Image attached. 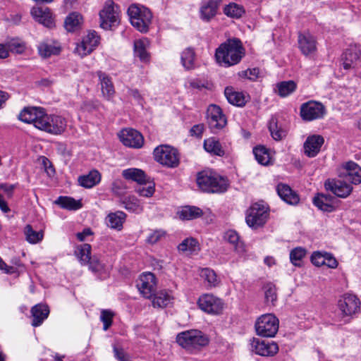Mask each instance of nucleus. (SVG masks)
<instances>
[{
	"instance_id": "58",
	"label": "nucleus",
	"mask_w": 361,
	"mask_h": 361,
	"mask_svg": "<svg viewBox=\"0 0 361 361\" xmlns=\"http://www.w3.org/2000/svg\"><path fill=\"white\" fill-rule=\"evenodd\" d=\"M276 288L273 285H269L265 290V298L267 302H271L274 304V302L276 300Z\"/></svg>"
},
{
	"instance_id": "59",
	"label": "nucleus",
	"mask_w": 361,
	"mask_h": 361,
	"mask_svg": "<svg viewBox=\"0 0 361 361\" xmlns=\"http://www.w3.org/2000/svg\"><path fill=\"white\" fill-rule=\"evenodd\" d=\"M259 73V71L258 68H252L240 72L239 75L250 80H255L258 78Z\"/></svg>"
},
{
	"instance_id": "29",
	"label": "nucleus",
	"mask_w": 361,
	"mask_h": 361,
	"mask_svg": "<svg viewBox=\"0 0 361 361\" xmlns=\"http://www.w3.org/2000/svg\"><path fill=\"white\" fill-rule=\"evenodd\" d=\"M360 51L355 47L345 50L342 55L343 64L345 69H349L360 59Z\"/></svg>"
},
{
	"instance_id": "60",
	"label": "nucleus",
	"mask_w": 361,
	"mask_h": 361,
	"mask_svg": "<svg viewBox=\"0 0 361 361\" xmlns=\"http://www.w3.org/2000/svg\"><path fill=\"white\" fill-rule=\"evenodd\" d=\"M338 261L333 256L332 254L326 252L324 263L323 265H325L331 269H335L338 267Z\"/></svg>"
},
{
	"instance_id": "43",
	"label": "nucleus",
	"mask_w": 361,
	"mask_h": 361,
	"mask_svg": "<svg viewBox=\"0 0 361 361\" xmlns=\"http://www.w3.org/2000/svg\"><path fill=\"white\" fill-rule=\"evenodd\" d=\"M224 13L232 18H240L245 13L243 6L236 3H230L224 8Z\"/></svg>"
},
{
	"instance_id": "13",
	"label": "nucleus",
	"mask_w": 361,
	"mask_h": 361,
	"mask_svg": "<svg viewBox=\"0 0 361 361\" xmlns=\"http://www.w3.org/2000/svg\"><path fill=\"white\" fill-rule=\"evenodd\" d=\"M100 37L94 30L90 31L80 43H78L75 52L81 57L90 54L99 44Z\"/></svg>"
},
{
	"instance_id": "35",
	"label": "nucleus",
	"mask_w": 361,
	"mask_h": 361,
	"mask_svg": "<svg viewBox=\"0 0 361 361\" xmlns=\"http://www.w3.org/2000/svg\"><path fill=\"white\" fill-rule=\"evenodd\" d=\"M269 130L275 140H281L287 134L286 129L279 124L277 119L274 117H272L269 121Z\"/></svg>"
},
{
	"instance_id": "30",
	"label": "nucleus",
	"mask_w": 361,
	"mask_h": 361,
	"mask_svg": "<svg viewBox=\"0 0 361 361\" xmlns=\"http://www.w3.org/2000/svg\"><path fill=\"white\" fill-rule=\"evenodd\" d=\"M101 180V175L97 170H92L87 175L78 178L80 185L86 188H91L98 184Z\"/></svg>"
},
{
	"instance_id": "34",
	"label": "nucleus",
	"mask_w": 361,
	"mask_h": 361,
	"mask_svg": "<svg viewBox=\"0 0 361 361\" xmlns=\"http://www.w3.org/2000/svg\"><path fill=\"white\" fill-rule=\"evenodd\" d=\"M60 51L61 48L59 44H54L49 41H44L38 45V51L44 58L49 57L51 55H57Z\"/></svg>"
},
{
	"instance_id": "56",
	"label": "nucleus",
	"mask_w": 361,
	"mask_h": 361,
	"mask_svg": "<svg viewBox=\"0 0 361 361\" xmlns=\"http://www.w3.org/2000/svg\"><path fill=\"white\" fill-rule=\"evenodd\" d=\"M326 254V252H314L311 256L312 263L317 267L322 266L324 263Z\"/></svg>"
},
{
	"instance_id": "18",
	"label": "nucleus",
	"mask_w": 361,
	"mask_h": 361,
	"mask_svg": "<svg viewBox=\"0 0 361 361\" xmlns=\"http://www.w3.org/2000/svg\"><path fill=\"white\" fill-rule=\"evenodd\" d=\"M251 350L261 356H273L279 351V347L274 342L254 338L251 341Z\"/></svg>"
},
{
	"instance_id": "1",
	"label": "nucleus",
	"mask_w": 361,
	"mask_h": 361,
	"mask_svg": "<svg viewBox=\"0 0 361 361\" xmlns=\"http://www.w3.org/2000/svg\"><path fill=\"white\" fill-rule=\"evenodd\" d=\"M18 118L24 123H32L37 129L52 135L61 134L66 127L64 118L47 114L42 107H25L19 114Z\"/></svg>"
},
{
	"instance_id": "47",
	"label": "nucleus",
	"mask_w": 361,
	"mask_h": 361,
	"mask_svg": "<svg viewBox=\"0 0 361 361\" xmlns=\"http://www.w3.org/2000/svg\"><path fill=\"white\" fill-rule=\"evenodd\" d=\"M195 54L192 49L187 48L181 54V63L183 67L190 70L194 68Z\"/></svg>"
},
{
	"instance_id": "38",
	"label": "nucleus",
	"mask_w": 361,
	"mask_h": 361,
	"mask_svg": "<svg viewBox=\"0 0 361 361\" xmlns=\"http://www.w3.org/2000/svg\"><path fill=\"white\" fill-rule=\"evenodd\" d=\"M152 298L154 307L162 308L170 303L172 297L166 290H160L157 293L155 292Z\"/></svg>"
},
{
	"instance_id": "20",
	"label": "nucleus",
	"mask_w": 361,
	"mask_h": 361,
	"mask_svg": "<svg viewBox=\"0 0 361 361\" xmlns=\"http://www.w3.org/2000/svg\"><path fill=\"white\" fill-rule=\"evenodd\" d=\"M360 302L354 295H345L338 300V307L344 315L350 316L360 310Z\"/></svg>"
},
{
	"instance_id": "31",
	"label": "nucleus",
	"mask_w": 361,
	"mask_h": 361,
	"mask_svg": "<svg viewBox=\"0 0 361 361\" xmlns=\"http://www.w3.org/2000/svg\"><path fill=\"white\" fill-rule=\"evenodd\" d=\"M148 44L149 42L146 38L135 40L134 42L135 55L142 62H147L149 61L150 56L147 50Z\"/></svg>"
},
{
	"instance_id": "63",
	"label": "nucleus",
	"mask_w": 361,
	"mask_h": 361,
	"mask_svg": "<svg viewBox=\"0 0 361 361\" xmlns=\"http://www.w3.org/2000/svg\"><path fill=\"white\" fill-rule=\"evenodd\" d=\"M116 357L119 361H132L130 356L127 355L122 349L114 348Z\"/></svg>"
},
{
	"instance_id": "55",
	"label": "nucleus",
	"mask_w": 361,
	"mask_h": 361,
	"mask_svg": "<svg viewBox=\"0 0 361 361\" xmlns=\"http://www.w3.org/2000/svg\"><path fill=\"white\" fill-rule=\"evenodd\" d=\"M87 264L90 269L94 273H101L104 269V264L94 256L91 258Z\"/></svg>"
},
{
	"instance_id": "19",
	"label": "nucleus",
	"mask_w": 361,
	"mask_h": 361,
	"mask_svg": "<svg viewBox=\"0 0 361 361\" xmlns=\"http://www.w3.org/2000/svg\"><path fill=\"white\" fill-rule=\"evenodd\" d=\"M223 0H206L202 2L200 8V18L205 22H209L216 16Z\"/></svg>"
},
{
	"instance_id": "54",
	"label": "nucleus",
	"mask_w": 361,
	"mask_h": 361,
	"mask_svg": "<svg viewBox=\"0 0 361 361\" xmlns=\"http://www.w3.org/2000/svg\"><path fill=\"white\" fill-rule=\"evenodd\" d=\"M306 250L302 247H296L291 250L290 253V262L295 266L299 264V262L305 256Z\"/></svg>"
},
{
	"instance_id": "61",
	"label": "nucleus",
	"mask_w": 361,
	"mask_h": 361,
	"mask_svg": "<svg viewBox=\"0 0 361 361\" xmlns=\"http://www.w3.org/2000/svg\"><path fill=\"white\" fill-rule=\"evenodd\" d=\"M204 130V126L202 123L197 124L192 126L190 129V135L197 137H200L202 135Z\"/></svg>"
},
{
	"instance_id": "50",
	"label": "nucleus",
	"mask_w": 361,
	"mask_h": 361,
	"mask_svg": "<svg viewBox=\"0 0 361 361\" xmlns=\"http://www.w3.org/2000/svg\"><path fill=\"white\" fill-rule=\"evenodd\" d=\"M149 180L147 179L146 183H140L136 188L135 191L140 196L149 197L154 193V184Z\"/></svg>"
},
{
	"instance_id": "21",
	"label": "nucleus",
	"mask_w": 361,
	"mask_h": 361,
	"mask_svg": "<svg viewBox=\"0 0 361 361\" xmlns=\"http://www.w3.org/2000/svg\"><path fill=\"white\" fill-rule=\"evenodd\" d=\"M298 47L305 56H310L316 52V39L309 32L300 33L298 35Z\"/></svg>"
},
{
	"instance_id": "64",
	"label": "nucleus",
	"mask_w": 361,
	"mask_h": 361,
	"mask_svg": "<svg viewBox=\"0 0 361 361\" xmlns=\"http://www.w3.org/2000/svg\"><path fill=\"white\" fill-rule=\"evenodd\" d=\"M128 94L133 97L138 103H141L142 97L137 89H128Z\"/></svg>"
},
{
	"instance_id": "17",
	"label": "nucleus",
	"mask_w": 361,
	"mask_h": 361,
	"mask_svg": "<svg viewBox=\"0 0 361 361\" xmlns=\"http://www.w3.org/2000/svg\"><path fill=\"white\" fill-rule=\"evenodd\" d=\"M119 138L125 146L132 148H140L144 144L142 135L132 128L122 130L119 133Z\"/></svg>"
},
{
	"instance_id": "6",
	"label": "nucleus",
	"mask_w": 361,
	"mask_h": 361,
	"mask_svg": "<svg viewBox=\"0 0 361 361\" xmlns=\"http://www.w3.org/2000/svg\"><path fill=\"white\" fill-rule=\"evenodd\" d=\"M153 154L155 161L164 166L176 168L179 165V153L176 148L170 145H161L157 147Z\"/></svg>"
},
{
	"instance_id": "51",
	"label": "nucleus",
	"mask_w": 361,
	"mask_h": 361,
	"mask_svg": "<svg viewBox=\"0 0 361 361\" xmlns=\"http://www.w3.org/2000/svg\"><path fill=\"white\" fill-rule=\"evenodd\" d=\"M201 276L208 282L209 286H216L218 284V279L215 272L209 268L202 269Z\"/></svg>"
},
{
	"instance_id": "9",
	"label": "nucleus",
	"mask_w": 361,
	"mask_h": 361,
	"mask_svg": "<svg viewBox=\"0 0 361 361\" xmlns=\"http://www.w3.org/2000/svg\"><path fill=\"white\" fill-rule=\"evenodd\" d=\"M326 113L324 106L319 102L310 100L300 106V115L302 120L312 121L323 118Z\"/></svg>"
},
{
	"instance_id": "10",
	"label": "nucleus",
	"mask_w": 361,
	"mask_h": 361,
	"mask_svg": "<svg viewBox=\"0 0 361 361\" xmlns=\"http://www.w3.org/2000/svg\"><path fill=\"white\" fill-rule=\"evenodd\" d=\"M207 121L212 131L216 132L226 125V118L221 109L215 104L209 106L207 111Z\"/></svg>"
},
{
	"instance_id": "52",
	"label": "nucleus",
	"mask_w": 361,
	"mask_h": 361,
	"mask_svg": "<svg viewBox=\"0 0 361 361\" xmlns=\"http://www.w3.org/2000/svg\"><path fill=\"white\" fill-rule=\"evenodd\" d=\"M124 204L125 208L132 212L140 213L142 211V207L140 204L139 200L134 197H129Z\"/></svg>"
},
{
	"instance_id": "53",
	"label": "nucleus",
	"mask_w": 361,
	"mask_h": 361,
	"mask_svg": "<svg viewBox=\"0 0 361 361\" xmlns=\"http://www.w3.org/2000/svg\"><path fill=\"white\" fill-rule=\"evenodd\" d=\"M114 314L109 310H103L101 312L100 319L103 322V329L106 331L112 324Z\"/></svg>"
},
{
	"instance_id": "15",
	"label": "nucleus",
	"mask_w": 361,
	"mask_h": 361,
	"mask_svg": "<svg viewBox=\"0 0 361 361\" xmlns=\"http://www.w3.org/2000/svg\"><path fill=\"white\" fill-rule=\"evenodd\" d=\"M200 308L205 312L218 314L224 308L222 300L212 294H204L198 300Z\"/></svg>"
},
{
	"instance_id": "22",
	"label": "nucleus",
	"mask_w": 361,
	"mask_h": 361,
	"mask_svg": "<svg viewBox=\"0 0 361 361\" xmlns=\"http://www.w3.org/2000/svg\"><path fill=\"white\" fill-rule=\"evenodd\" d=\"M324 142V137L319 135H312L307 137L303 145L304 153L308 157H314L320 152Z\"/></svg>"
},
{
	"instance_id": "23",
	"label": "nucleus",
	"mask_w": 361,
	"mask_h": 361,
	"mask_svg": "<svg viewBox=\"0 0 361 361\" xmlns=\"http://www.w3.org/2000/svg\"><path fill=\"white\" fill-rule=\"evenodd\" d=\"M31 14L34 19L44 26L52 28L55 26L51 10L47 7H33Z\"/></svg>"
},
{
	"instance_id": "48",
	"label": "nucleus",
	"mask_w": 361,
	"mask_h": 361,
	"mask_svg": "<svg viewBox=\"0 0 361 361\" xmlns=\"http://www.w3.org/2000/svg\"><path fill=\"white\" fill-rule=\"evenodd\" d=\"M25 235L26 240L31 244L40 242L44 236L42 231H35L30 225H27L25 227Z\"/></svg>"
},
{
	"instance_id": "39",
	"label": "nucleus",
	"mask_w": 361,
	"mask_h": 361,
	"mask_svg": "<svg viewBox=\"0 0 361 361\" xmlns=\"http://www.w3.org/2000/svg\"><path fill=\"white\" fill-rule=\"evenodd\" d=\"M297 84L293 80L282 81L276 85V92L281 97H286L293 93Z\"/></svg>"
},
{
	"instance_id": "33",
	"label": "nucleus",
	"mask_w": 361,
	"mask_h": 361,
	"mask_svg": "<svg viewBox=\"0 0 361 361\" xmlns=\"http://www.w3.org/2000/svg\"><path fill=\"white\" fill-rule=\"evenodd\" d=\"M204 148L212 155L223 157L225 154V151L221 142L214 137L206 139L204 141Z\"/></svg>"
},
{
	"instance_id": "44",
	"label": "nucleus",
	"mask_w": 361,
	"mask_h": 361,
	"mask_svg": "<svg viewBox=\"0 0 361 361\" xmlns=\"http://www.w3.org/2000/svg\"><path fill=\"white\" fill-rule=\"evenodd\" d=\"M8 54L13 52L16 54H22L25 49V42L19 38H12L5 42Z\"/></svg>"
},
{
	"instance_id": "46",
	"label": "nucleus",
	"mask_w": 361,
	"mask_h": 361,
	"mask_svg": "<svg viewBox=\"0 0 361 361\" xmlns=\"http://www.w3.org/2000/svg\"><path fill=\"white\" fill-rule=\"evenodd\" d=\"M179 251L188 253H192L199 250V243L193 238H185L178 246Z\"/></svg>"
},
{
	"instance_id": "16",
	"label": "nucleus",
	"mask_w": 361,
	"mask_h": 361,
	"mask_svg": "<svg viewBox=\"0 0 361 361\" xmlns=\"http://www.w3.org/2000/svg\"><path fill=\"white\" fill-rule=\"evenodd\" d=\"M324 186L327 190L341 198L347 197L353 190L352 185L344 179H328L325 181Z\"/></svg>"
},
{
	"instance_id": "11",
	"label": "nucleus",
	"mask_w": 361,
	"mask_h": 361,
	"mask_svg": "<svg viewBox=\"0 0 361 361\" xmlns=\"http://www.w3.org/2000/svg\"><path fill=\"white\" fill-rule=\"evenodd\" d=\"M338 176L350 184H360L361 183V168L354 161H348L341 166Z\"/></svg>"
},
{
	"instance_id": "8",
	"label": "nucleus",
	"mask_w": 361,
	"mask_h": 361,
	"mask_svg": "<svg viewBox=\"0 0 361 361\" xmlns=\"http://www.w3.org/2000/svg\"><path fill=\"white\" fill-rule=\"evenodd\" d=\"M267 208L263 204L255 203L247 210L245 221L253 228L263 226L267 219Z\"/></svg>"
},
{
	"instance_id": "24",
	"label": "nucleus",
	"mask_w": 361,
	"mask_h": 361,
	"mask_svg": "<svg viewBox=\"0 0 361 361\" xmlns=\"http://www.w3.org/2000/svg\"><path fill=\"white\" fill-rule=\"evenodd\" d=\"M276 191L281 199L287 204L295 205L300 201L298 195L286 184H279L276 187Z\"/></svg>"
},
{
	"instance_id": "36",
	"label": "nucleus",
	"mask_w": 361,
	"mask_h": 361,
	"mask_svg": "<svg viewBox=\"0 0 361 361\" xmlns=\"http://www.w3.org/2000/svg\"><path fill=\"white\" fill-rule=\"evenodd\" d=\"M332 198L331 195H318L313 199V203L320 210L331 212L335 209L334 205L331 203Z\"/></svg>"
},
{
	"instance_id": "41",
	"label": "nucleus",
	"mask_w": 361,
	"mask_h": 361,
	"mask_svg": "<svg viewBox=\"0 0 361 361\" xmlns=\"http://www.w3.org/2000/svg\"><path fill=\"white\" fill-rule=\"evenodd\" d=\"M63 209L68 210H76L81 207V204L74 198L67 196H60L54 202Z\"/></svg>"
},
{
	"instance_id": "5",
	"label": "nucleus",
	"mask_w": 361,
	"mask_h": 361,
	"mask_svg": "<svg viewBox=\"0 0 361 361\" xmlns=\"http://www.w3.org/2000/svg\"><path fill=\"white\" fill-rule=\"evenodd\" d=\"M176 342L187 350L192 351L207 345L209 338L202 331L190 329L179 333L176 336Z\"/></svg>"
},
{
	"instance_id": "27",
	"label": "nucleus",
	"mask_w": 361,
	"mask_h": 361,
	"mask_svg": "<svg viewBox=\"0 0 361 361\" xmlns=\"http://www.w3.org/2000/svg\"><path fill=\"white\" fill-rule=\"evenodd\" d=\"M126 218V214L121 211L110 213L106 218V225L111 228L121 231Z\"/></svg>"
},
{
	"instance_id": "62",
	"label": "nucleus",
	"mask_w": 361,
	"mask_h": 361,
	"mask_svg": "<svg viewBox=\"0 0 361 361\" xmlns=\"http://www.w3.org/2000/svg\"><path fill=\"white\" fill-rule=\"evenodd\" d=\"M16 188L15 185L8 183H0V190H2L8 197H11Z\"/></svg>"
},
{
	"instance_id": "14",
	"label": "nucleus",
	"mask_w": 361,
	"mask_h": 361,
	"mask_svg": "<svg viewBox=\"0 0 361 361\" xmlns=\"http://www.w3.org/2000/svg\"><path fill=\"white\" fill-rule=\"evenodd\" d=\"M140 293L146 298H152L156 292L157 281L154 274L151 272L142 274L137 282Z\"/></svg>"
},
{
	"instance_id": "3",
	"label": "nucleus",
	"mask_w": 361,
	"mask_h": 361,
	"mask_svg": "<svg viewBox=\"0 0 361 361\" xmlns=\"http://www.w3.org/2000/svg\"><path fill=\"white\" fill-rule=\"evenodd\" d=\"M131 25L139 32L147 33L152 24V13L151 11L140 4H133L128 8Z\"/></svg>"
},
{
	"instance_id": "57",
	"label": "nucleus",
	"mask_w": 361,
	"mask_h": 361,
	"mask_svg": "<svg viewBox=\"0 0 361 361\" xmlns=\"http://www.w3.org/2000/svg\"><path fill=\"white\" fill-rule=\"evenodd\" d=\"M165 234L166 233L163 230H155L149 233L147 238V242L150 244H154L165 236Z\"/></svg>"
},
{
	"instance_id": "28",
	"label": "nucleus",
	"mask_w": 361,
	"mask_h": 361,
	"mask_svg": "<svg viewBox=\"0 0 361 361\" xmlns=\"http://www.w3.org/2000/svg\"><path fill=\"white\" fill-rule=\"evenodd\" d=\"M122 175L126 180H133L138 184L146 183L147 179H149L142 170L135 168L123 170Z\"/></svg>"
},
{
	"instance_id": "49",
	"label": "nucleus",
	"mask_w": 361,
	"mask_h": 361,
	"mask_svg": "<svg viewBox=\"0 0 361 361\" xmlns=\"http://www.w3.org/2000/svg\"><path fill=\"white\" fill-rule=\"evenodd\" d=\"M253 154L257 161L262 165H267L270 161L268 150L263 146H257L253 149Z\"/></svg>"
},
{
	"instance_id": "7",
	"label": "nucleus",
	"mask_w": 361,
	"mask_h": 361,
	"mask_svg": "<svg viewBox=\"0 0 361 361\" xmlns=\"http://www.w3.org/2000/svg\"><path fill=\"white\" fill-rule=\"evenodd\" d=\"M256 332L262 337H274L279 329V319L272 314L259 317L255 322Z\"/></svg>"
},
{
	"instance_id": "42",
	"label": "nucleus",
	"mask_w": 361,
	"mask_h": 361,
	"mask_svg": "<svg viewBox=\"0 0 361 361\" xmlns=\"http://www.w3.org/2000/svg\"><path fill=\"white\" fill-rule=\"evenodd\" d=\"M82 20V18L79 13L76 12L71 13L66 18L64 27L67 31L74 32L79 27Z\"/></svg>"
},
{
	"instance_id": "45",
	"label": "nucleus",
	"mask_w": 361,
	"mask_h": 361,
	"mask_svg": "<svg viewBox=\"0 0 361 361\" xmlns=\"http://www.w3.org/2000/svg\"><path fill=\"white\" fill-rule=\"evenodd\" d=\"M75 255L82 265L87 264L91 259V245L87 243L78 247Z\"/></svg>"
},
{
	"instance_id": "2",
	"label": "nucleus",
	"mask_w": 361,
	"mask_h": 361,
	"mask_svg": "<svg viewBox=\"0 0 361 361\" xmlns=\"http://www.w3.org/2000/svg\"><path fill=\"white\" fill-rule=\"evenodd\" d=\"M245 56V49L237 38L228 39L216 50V61L224 67H229L240 63Z\"/></svg>"
},
{
	"instance_id": "37",
	"label": "nucleus",
	"mask_w": 361,
	"mask_h": 361,
	"mask_svg": "<svg viewBox=\"0 0 361 361\" xmlns=\"http://www.w3.org/2000/svg\"><path fill=\"white\" fill-rule=\"evenodd\" d=\"M178 215L182 220H192L201 216L202 211L195 206H185L178 212Z\"/></svg>"
},
{
	"instance_id": "26",
	"label": "nucleus",
	"mask_w": 361,
	"mask_h": 361,
	"mask_svg": "<svg viewBox=\"0 0 361 361\" xmlns=\"http://www.w3.org/2000/svg\"><path fill=\"white\" fill-rule=\"evenodd\" d=\"M97 75L101 85L102 92L107 99H110L115 94V90L111 78L102 71L97 72Z\"/></svg>"
},
{
	"instance_id": "40",
	"label": "nucleus",
	"mask_w": 361,
	"mask_h": 361,
	"mask_svg": "<svg viewBox=\"0 0 361 361\" xmlns=\"http://www.w3.org/2000/svg\"><path fill=\"white\" fill-rule=\"evenodd\" d=\"M224 238L229 243L233 245L234 249L238 253H243L245 252L244 243L240 240V237L238 233L233 230H229L226 232Z\"/></svg>"
},
{
	"instance_id": "32",
	"label": "nucleus",
	"mask_w": 361,
	"mask_h": 361,
	"mask_svg": "<svg viewBox=\"0 0 361 361\" xmlns=\"http://www.w3.org/2000/svg\"><path fill=\"white\" fill-rule=\"evenodd\" d=\"M224 94L228 102L233 105L243 106L246 103L244 94L242 92L235 91L233 87H226Z\"/></svg>"
},
{
	"instance_id": "4",
	"label": "nucleus",
	"mask_w": 361,
	"mask_h": 361,
	"mask_svg": "<svg viewBox=\"0 0 361 361\" xmlns=\"http://www.w3.org/2000/svg\"><path fill=\"white\" fill-rule=\"evenodd\" d=\"M197 183L202 190L210 193L224 192L228 188L226 179L212 171L199 173Z\"/></svg>"
},
{
	"instance_id": "12",
	"label": "nucleus",
	"mask_w": 361,
	"mask_h": 361,
	"mask_svg": "<svg viewBox=\"0 0 361 361\" xmlns=\"http://www.w3.org/2000/svg\"><path fill=\"white\" fill-rule=\"evenodd\" d=\"M114 6V3L109 0L99 12L100 27L104 30H110L118 24V14Z\"/></svg>"
},
{
	"instance_id": "25",
	"label": "nucleus",
	"mask_w": 361,
	"mask_h": 361,
	"mask_svg": "<svg viewBox=\"0 0 361 361\" xmlns=\"http://www.w3.org/2000/svg\"><path fill=\"white\" fill-rule=\"evenodd\" d=\"M31 313L32 316V325L39 326L48 317L49 310L46 305L37 304L32 308Z\"/></svg>"
}]
</instances>
